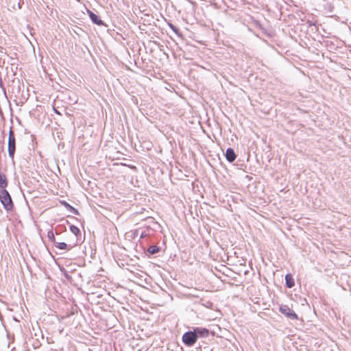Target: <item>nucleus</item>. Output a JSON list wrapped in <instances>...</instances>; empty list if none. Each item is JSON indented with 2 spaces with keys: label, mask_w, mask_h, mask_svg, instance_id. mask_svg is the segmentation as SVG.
<instances>
[{
  "label": "nucleus",
  "mask_w": 351,
  "mask_h": 351,
  "mask_svg": "<svg viewBox=\"0 0 351 351\" xmlns=\"http://www.w3.org/2000/svg\"><path fill=\"white\" fill-rule=\"evenodd\" d=\"M226 160L230 162H232L235 160L237 155L232 148L229 147L226 149Z\"/></svg>",
  "instance_id": "obj_7"
},
{
  "label": "nucleus",
  "mask_w": 351,
  "mask_h": 351,
  "mask_svg": "<svg viewBox=\"0 0 351 351\" xmlns=\"http://www.w3.org/2000/svg\"><path fill=\"white\" fill-rule=\"evenodd\" d=\"M54 245L60 250H66L68 247L67 244L64 242H56Z\"/></svg>",
  "instance_id": "obj_11"
},
{
  "label": "nucleus",
  "mask_w": 351,
  "mask_h": 351,
  "mask_svg": "<svg viewBox=\"0 0 351 351\" xmlns=\"http://www.w3.org/2000/svg\"><path fill=\"white\" fill-rule=\"evenodd\" d=\"M193 331L194 332L197 339L199 337H206L209 335V330L205 328L195 327L193 328Z\"/></svg>",
  "instance_id": "obj_5"
},
{
  "label": "nucleus",
  "mask_w": 351,
  "mask_h": 351,
  "mask_svg": "<svg viewBox=\"0 0 351 351\" xmlns=\"http://www.w3.org/2000/svg\"><path fill=\"white\" fill-rule=\"evenodd\" d=\"M0 201L7 211L13 210L14 204L12 197L5 189H0Z\"/></svg>",
  "instance_id": "obj_1"
},
{
  "label": "nucleus",
  "mask_w": 351,
  "mask_h": 351,
  "mask_svg": "<svg viewBox=\"0 0 351 351\" xmlns=\"http://www.w3.org/2000/svg\"><path fill=\"white\" fill-rule=\"evenodd\" d=\"M160 251V247L157 245H150L147 248V252L150 254H155Z\"/></svg>",
  "instance_id": "obj_10"
},
{
  "label": "nucleus",
  "mask_w": 351,
  "mask_h": 351,
  "mask_svg": "<svg viewBox=\"0 0 351 351\" xmlns=\"http://www.w3.org/2000/svg\"><path fill=\"white\" fill-rule=\"evenodd\" d=\"M8 149L9 156L13 159L16 151V140L14 131L10 129L8 136Z\"/></svg>",
  "instance_id": "obj_2"
},
{
  "label": "nucleus",
  "mask_w": 351,
  "mask_h": 351,
  "mask_svg": "<svg viewBox=\"0 0 351 351\" xmlns=\"http://www.w3.org/2000/svg\"><path fill=\"white\" fill-rule=\"evenodd\" d=\"M47 237H48V239H49L51 242H53V244L56 242V239H55L54 234H53V232L51 230H50V231H49V232H48V233H47Z\"/></svg>",
  "instance_id": "obj_13"
},
{
  "label": "nucleus",
  "mask_w": 351,
  "mask_h": 351,
  "mask_svg": "<svg viewBox=\"0 0 351 351\" xmlns=\"http://www.w3.org/2000/svg\"><path fill=\"white\" fill-rule=\"evenodd\" d=\"M144 237V234L143 233V234H141V237L142 238V237Z\"/></svg>",
  "instance_id": "obj_19"
},
{
  "label": "nucleus",
  "mask_w": 351,
  "mask_h": 351,
  "mask_svg": "<svg viewBox=\"0 0 351 351\" xmlns=\"http://www.w3.org/2000/svg\"><path fill=\"white\" fill-rule=\"evenodd\" d=\"M183 343L187 347L193 346L197 341L196 336L193 330L184 332L182 337Z\"/></svg>",
  "instance_id": "obj_3"
},
{
  "label": "nucleus",
  "mask_w": 351,
  "mask_h": 351,
  "mask_svg": "<svg viewBox=\"0 0 351 351\" xmlns=\"http://www.w3.org/2000/svg\"><path fill=\"white\" fill-rule=\"evenodd\" d=\"M0 86H2V81H1V78H0Z\"/></svg>",
  "instance_id": "obj_18"
},
{
  "label": "nucleus",
  "mask_w": 351,
  "mask_h": 351,
  "mask_svg": "<svg viewBox=\"0 0 351 351\" xmlns=\"http://www.w3.org/2000/svg\"><path fill=\"white\" fill-rule=\"evenodd\" d=\"M279 311L281 313L291 319H298L297 314L287 305H281L279 308Z\"/></svg>",
  "instance_id": "obj_4"
},
{
  "label": "nucleus",
  "mask_w": 351,
  "mask_h": 351,
  "mask_svg": "<svg viewBox=\"0 0 351 351\" xmlns=\"http://www.w3.org/2000/svg\"><path fill=\"white\" fill-rule=\"evenodd\" d=\"M66 204V206L69 208V210L70 211L74 214V215H78L79 213H78V210L77 209H75V208L72 207L71 206H70L69 204L67 203H65Z\"/></svg>",
  "instance_id": "obj_14"
},
{
  "label": "nucleus",
  "mask_w": 351,
  "mask_h": 351,
  "mask_svg": "<svg viewBox=\"0 0 351 351\" xmlns=\"http://www.w3.org/2000/svg\"><path fill=\"white\" fill-rule=\"evenodd\" d=\"M19 2L18 7H19V8L20 9V8H21V1H22V2H23V0H19Z\"/></svg>",
  "instance_id": "obj_16"
},
{
  "label": "nucleus",
  "mask_w": 351,
  "mask_h": 351,
  "mask_svg": "<svg viewBox=\"0 0 351 351\" xmlns=\"http://www.w3.org/2000/svg\"><path fill=\"white\" fill-rule=\"evenodd\" d=\"M17 94H21V102L26 101L29 97V89H16Z\"/></svg>",
  "instance_id": "obj_6"
},
{
  "label": "nucleus",
  "mask_w": 351,
  "mask_h": 351,
  "mask_svg": "<svg viewBox=\"0 0 351 351\" xmlns=\"http://www.w3.org/2000/svg\"><path fill=\"white\" fill-rule=\"evenodd\" d=\"M169 26L175 32H177V29H176V27L174 25L170 24Z\"/></svg>",
  "instance_id": "obj_15"
},
{
  "label": "nucleus",
  "mask_w": 351,
  "mask_h": 351,
  "mask_svg": "<svg viewBox=\"0 0 351 351\" xmlns=\"http://www.w3.org/2000/svg\"><path fill=\"white\" fill-rule=\"evenodd\" d=\"M2 90H3V93L5 95V94H6V92H5V90H6V89H5V88H3V89H2Z\"/></svg>",
  "instance_id": "obj_17"
},
{
  "label": "nucleus",
  "mask_w": 351,
  "mask_h": 351,
  "mask_svg": "<svg viewBox=\"0 0 351 351\" xmlns=\"http://www.w3.org/2000/svg\"><path fill=\"white\" fill-rule=\"evenodd\" d=\"M88 13L89 15L90 19H91L92 22L95 24L101 25L104 24L103 21L99 19V17L93 13V12L88 10Z\"/></svg>",
  "instance_id": "obj_8"
},
{
  "label": "nucleus",
  "mask_w": 351,
  "mask_h": 351,
  "mask_svg": "<svg viewBox=\"0 0 351 351\" xmlns=\"http://www.w3.org/2000/svg\"><path fill=\"white\" fill-rule=\"evenodd\" d=\"M70 230L75 235H77L80 232V229L77 226H75L74 225H71L70 226Z\"/></svg>",
  "instance_id": "obj_12"
},
{
  "label": "nucleus",
  "mask_w": 351,
  "mask_h": 351,
  "mask_svg": "<svg viewBox=\"0 0 351 351\" xmlns=\"http://www.w3.org/2000/svg\"><path fill=\"white\" fill-rule=\"evenodd\" d=\"M285 283L288 288H292L295 285V282L291 274H288L285 276Z\"/></svg>",
  "instance_id": "obj_9"
}]
</instances>
